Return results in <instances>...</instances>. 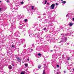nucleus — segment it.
I'll use <instances>...</instances> for the list:
<instances>
[{"instance_id": "b1692460", "label": "nucleus", "mask_w": 74, "mask_h": 74, "mask_svg": "<svg viewBox=\"0 0 74 74\" xmlns=\"http://www.w3.org/2000/svg\"><path fill=\"white\" fill-rule=\"evenodd\" d=\"M1 8H0V11H1Z\"/></svg>"}, {"instance_id": "7ed1b4c3", "label": "nucleus", "mask_w": 74, "mask_h": 74, "mask_svg": "<svg viewBox=\"0 0 74 74\" xmlns=\"http://www.w3.org/2000/svg\"><path fill=\"white\" fill-rule=\"evenodd\" d=\"M69 25L70 26H73V23H69Z\"/></svg>"}, {"instance_id": "412c9836", "label": "nucleus", "mask_w": 74, "mask_h": 74, "mask_svg": "<svg viewBox=\"0 0 74 74\" xmlns=\"http://www.w3.org/2000/svg\"><path fill=\"white\" fill-rule=\"evenodd\" d=\"M20 74H24V73L23 72H21Z\"/></svg>"}, {"instance_id": "f3484780", "label": "nucleus", "mask_w": 74, "mask_h": 74, "mask_svg": "<svg viewBox=\"0 0 74 74\" xmlns=\"http://www.w3.org/2000/svg\"><path fill=\"white\" fill-rule=\"evenodd\" d=\"M70 57L68 58V60H70Z\"/></svg>"}, {"instance_id": "ea45409f", "label": "nucleus", "mask_w": 74, "mask_h": 74, "mask_svg": "<svg viewBox=\"0 0 74 74\" xmlns=\"http://www.w3.org/2000/svg\"><path fill=\"white\" fill-rule=\"evenodd\" d=\"M61 34V35H62V34Z\"/></svg>"}, {"instance_id": "9d476101", "label": "nucleus", "mask_w": 74, "mask_h": 74, "mask_svg": "<svg viewBox=\"0 0 74 74\" xmlns=\"http://www.w3.org/2000/svg\"><path fill=\"white\" fill-rule=\"evenodd\" d=\"M47 1L46 0H45L44 4H47Z\"/></svg>"}, {"instance_id": "6e6552de", "label": "nucleus", "mask_w": 74, "mask_h": 74, "mask_svg": "<svg viewBox=\"0 0 74 74\" xmlns=\"http://www.w3.org/2000/svg\"><path fill=\"white\" fill-rule=\"evenodd\" d=\"M45 70H44L43 71L42 74H45Z\"/></svg>"}, {"instance_id": "aec40b11", "label": "nucleus", "mask_w": 74, "mask_h": 74, "mask_svg": "<svg viewBox=\"0 0 74 74\" xmlns=\"http://www.w3.org/2000/svg\"><path fill=\"white\" fill-rule=\"evenodd\" d=\"M38 47H37V48H36V50H37V51H39V49H38Z\"/></svg>"}, {"instance_id": "f257e3e1", "label": "nucleus", "mask_w": 74, "mask_h": 74, "mask_svg": "<svg viewBox=\"0 0 74 74\" xmlns=\"http://www.w3.org/2000/svg\"><path fill=\"white\" fill-rule=\"evenodd\" d=\"M55 6V4H52L50 6V8H51L52 10H53Z\"/></svg>"}, {"instance_id": "473e14b6", "label": "nucleus", "mask_w": 74, "mask_h": 74, "mask_svg": "<svg viewBox=\"0 0 74 74\" xmlns=\"http://www.w3.org/2000/svg\"><path fill=\"white\" fill-rule=\"evenodd\" d=\"M51 52H52V50H51Z\"/></svg>"}, {"instance_id": "c9c22d12", "label": "nucleus", "mask_w": 74, "mask_h": 74, "mask_svg": "<svg viewBox=\"0 0 74 74\" xmlns=\"http://www.w3.org/2000/svg\"><path fill=\"white\" fill-rule=\"evenodd\" d=\"M0 3H1V1H0Z\"/></svg>"}, {"instance_id": "ddd939ff", "label": "nucleus", "mask_w": 74, "mask_h": 74, "mask_svg": "<svg viewBox=\"0 0 74 74\" xmlns=\"http://www.w3.org/2000/svg\"><path fill=\"white\" fill-rule=\"evenodd\" d=\"M41 55V53H39L38 54V56H40Z\"/></svg>"}, {"instance_id": "7c9ffc66", "label": "nucleus", "mask_w": 74, "mask_h": 74, "mask_svg": "<svg viewBox=\"0 0 74 74\" xmlns=\"http://www.w3.org/2000/svg\"><path fill=\"white\" fill-rule=\"evenodd\" d=\"M64 73H66V72L65 71H64Z\"/></svg>"}, {"instance_id": "5701e85b", "label": "nucleus", "mask_w": 74, "mask_h": 74, "mask_svg": "<svg viewBox=\"0 0 74 74\" xmlns=\"http://www.w3.org/2000/svg\"><path fill=\"white\" fill-rule=\"evenodd\" d=\"M9 1H10L8 0L7 1V2L8 3V2H9Z\"/></svg>"}, {"instance_id": "39448f33", "label": "nucleus", "mask_w": 74, "mask_h": 74, "mask_svg": "<svg viewBox=\"0 0 74 74\" xmlns=\"http://www.w3.org/2000/svg\"><path fill=\"white\" fill-rule=\"evenodd\" d=\"M16 59H17L18 61H20L21 60V59H20V58H19V57H17Z\"/></svg>"}, {"instance_id": "4c0bfd02", "label": "nucleus", "mask_w": 74, "mask_h": 74, "mask_svg": "<svg viewBox=\"0 0 74 74\" xmlns=\"http://www.w3.org/2000/svg\"><path fill=\"white\" fill-rule=\"evenodd\" d=\"M30 36V35H29V36Z\"/></svg>"}, {"instance_id": "9b49d317", "label": "nucleus", "mask_w": 74, "mask_h": 74, "mask_svg": "<svg viewBox=\"0 0 74 74\" xmlns=\"http://www.w3.org/2000/svg\"><path fill=\"white\" fill-rule=\"evenodd\" d=\"M40 68H41V66L39 65L38 66V69H40Z\"/></svg>"}, {"instance_id": "0eeeda50", "label": "nucleus", "mask_w": 74, "mask_h": 74, "mask_svg": "<svg viewBox=\"0 0 74 74\" xmlns=\"http://www.w3.org/2000/svg\"><path fill=\"white\" fill-rule=\"evenodd\" d=\"M34 6H32V10H34Z\"/></svg>"}, {"instance_id": "e433bc0d", "label": "nucleus", "mask_w": 74, "mask_h": 74, "mask_svg": "<svg viewBox=\"0 0 74 74\" xmlns=\"http://www.w3.org/2000/svg\"><path fill=\"white\" fill-rule=\"evenodd\" d=\"M42 3H43V4H44V2H42Z\"/></svg>"}, {"instance_id": "4468645a", "label": "nucleus", "mask_w": 74, "mask_h": 74, "mask_svg": "<svg viewBox=\"0 0 74 74\" xmlns=\"http://www.w3.org/2000/svg\"><path fill=\"white\" fill-rule=\"evenodd\" d=\"M21 4H23V3H24V2H23V1H22L21 2Z\"/></svg>"}, {"instance_id": "1a4fd4ad", "label": "nucleus", "mask_w": 74, "mask_h": 74, "mask_svg": "<svg viewBox=\"0 0 74 74\" xmlns=\"http://www.w3.org/2000/svg\"><path fill=\"white\" fill-rule=\"evenodd\" d=\"M9 69H12V66H11L10 65L9 66Z\"/></svg>"}, {"instance_id": "dca6fc26", "label": "nucleus", "mask_w": 74, "mask_h": 74, "mask_svg": "<svg viewBox=\"0 0 74 74\" xmlns=\"http://www.w3.org/2000/svg\"><path fill=\"white\" fill-rule=\"evenodd\" d=\"M47 29V28H45L43 29V30H45Z\"/></svg>"}, {"instance_id": "423d86ee", "label": "nucleus", "mask_w": 74, "mask_h": 74, "mask_svg": "<svg viewBox=\"0 0 74 74\" xmlns=\"http://www.w3.org/2000/svg\"><path fill=\"white\" fill-rule=\"evenodd\" d=\"M66 3V2L65 1H62V3H63V4H65V3Z\"/></svg>"}, {"instance_id": "a211bd4d", "label": "nucleus", "mask_w": 74, "mask_h": 74, "mask_svg": "<svg viewBox=\"0 0 74 74\" xmlns=\"http://www.w3.org/2000/svg\"><path fill=\"white\" fill-rule=\"evenodd\" d=\"M57 67H59V65H57Z\"/></svg>"}, {"instance_id": "c756f323", "label": "nucleus", "mask_w": 74, "mask_h": 74, "mask_svg": "<svg viewBox=\"0 0 74 74\" xmlns=\"http://www.w3.org/2000/svg\"><path fill=\"white\" fill-rule=\"evenodd\" d=\"M65 40H66V38H65Z\"/></svg>"}, {"instance_id": "bb28decb", "label": "nucleus", "mask_w": 74, "mask_h": 74, "mask_svg": "<svg viewBox=\"0 0 74 74\" xmlns=\"http://www.w3.org/2000/svg\"><path fill=\"white\" fill-rule=\"evenodd\" d=\"M27 61H29V59H27Z\"/></svg>"}, {"instance_id": "72a5a7b5", "label": "nucleus", "mask_w": 74, "mask_h": 74, "mask_svg": "<svg viewBox=\"0 0 74 74\" xmlns=\"http://www.w3.org/2000/svg\"><path fill=\"white\" fill-rule=\"evenodd\" d=\"M66 17H67V15H66Z\"/></svg>"}, {"instance_id": "393cba45", "label": "nucleus", "mask_w": 74, "mask_h": 74, "mask_svg": "<svg viewBox=\"0 0 74 74\" xmlns=\"http://www.w3.org/2000/svg\"><path fill=\"white\" fill-rule=\"evenodd\" d=\"M45 15V13L43 14V15Z\"/></svg>"}, {"instance_id": "6ab92c4d", "label": "nucleus", "mask_w": 74, "mask_h": 74, "mask_svg": "<svg viewBox=\"0 0 74 74\" xmlns=\"http://www.w3.org/2000/svg\"><path fill=\"white\" fill-rule=\"evenodd\" d=\"M56 5H58V4L57 3H56Z\"/></svg>"}, {"instance_id": "20e7f679", "label": "nucleus", "mask_w": 74, "mask_h": 74, "mask_svg": "<svg viewBox=\"0 0 74 74\" xmlns=\"http://www.w3.org/2000/svg\"><path fill=\"white\" fill-rule=\"evenodd\" d=\"M25 41V39H21L20 40V42H21L22 41V42H24Z\"/></svg>"}, {"instance_id": "58836bf2", "label": "nucleus", "mask_w": 74, "mask_h": 74, "mask_svg": "<svg viewBox=\"0 0 74 74\" xmlns=\"http://www.w3.org/2000/svg\"><path fill=\"white\" fill-rule=\"evenodd\" d=\"M12 66H14V65H13Z\"/></svg>"}, {"instance_id": "a878e982", "label": "nucleus", "mask_w": 74, "mask_h": 74, "mask_svg": "<svg viewBox=\"0 0 74 74\" xmlns=\"http://www.w3.org/2000/svg\"><path fill=\"white\" fill-rule=\"evenodd\" d=\"M63 42V41H61L60 42Z\"/></svg>"}, {"instance_id": "f8f14e48", "label": "nucleus", "mask_w": 74, "mask_h": 74, "mask_svg": "<svg viewBox=\"0 0 74 74\" xmlns=\"http://www.w3.org/2000/svg\"><path fill=\"white\" fill-rule=\"evenodd\" d=\"M25 22H26L27 21V19H25L24 20Z\"/></svg>"}, {"instance_id": "cd10ccee", "label": "nucleus", "mask_w": 74, "mask_h": 74, "mask_svg": "<svg viewBox=\"0 0 74 74\" xmlns=\"http://www.w3.org/2000/svg\"><path fill=\"white\" fill-rule=\"evenodd\" d=\"M14 47V45H12V47Z\"/></svg>"}, {"instance_id": "c85d7f7f", "label": "nucleus", "mask_w": 74, "mask_h": 74, "mask_svg": "<svg viewBox=\"0 0 74 74\" xmlns=\"http://www.w3.org/2000/svg\"><path fill=\"white\" fill-rule=\"evenodd\" d=\"M73 21H74V18H73Z\"/></svg>"}, {"instance_id": "4be33fe9", "label": "nucleus", "mask_w": 74, "mask_h": 74, "mask_svg": "<svg viewBox=\"0 0 74 74\" xmlns=\"http://www.w3.org/2000/svg\"><path fill=\"white\" fill-rule=\"evenodd\" d=\"M53 24H51V26H53Z\"/></svg>"}, {"instance_id": "2eb2a0df", "label": "nucleus", "mask_w": 74, "mask_h": 74, "mask_svg": "<svg viewBox=\"0 0 74 74\" xmlns=\"http://www.w3.org/2000/svg\"><path fill=\"white\" fill-rule=\"evenodd\" d=\"M25 66H28V64H25Z\"/></svg>"}, {"instance_id": "2f4dec72", "label": "nucleus", "mask_w": 74, "mask_h": 74, "mask_svg": "<svg viewBox=\"0 0 74 74\" xmlns=\"http://www.w3.org/2000/svg\"><path fill=\"white\" fill-rule=\"evenodd\" d=\"M63 0H61V1H63Z\"/></svg>"}, {"instance_id": "f03ea898", "label": "nucleus", "mask_w": 74, "mask_h": 74, "mask_svg": "<svg viewBox=\"0 0 74 74\" xmlns=\"http://www.w3.org/2000/svg\"><path fill=\"white\" fill-rule=\"evenodd\" d=\"M14 36H16V37H19V32H16L14 34Z\"/></svg>"}, {"instance_id": "f704fd0d", "label": "nucleus", "mask_w": 74, "mask_h": 74, "mask_svg": "<svg viewBox=\"0 0 74 74\" xmlns=\"http://www.w3.org/2000/svg\"><path fill=\"white\" fill-rule=\"evenodd\" d=\"M24 47H26V46H24Z\"/></svg>"}]
</instances>
